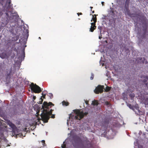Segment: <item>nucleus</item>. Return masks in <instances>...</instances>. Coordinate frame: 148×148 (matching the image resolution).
I'll list each match as a JSON object with an SVG mask.
<instances>
[{
	"label": "nucleus",
	"mask_w": 148,
	"mask_h": 148,
	"mask_svg": "<svg viewBox=\"0 0 148 148\" xmlns=\"http://www.w3.org/2000/svg\"><path fill=\"white\" fill-rule=\"evenodd\" d=\"M106 104L107 105H109L110 104V103L108 101H106L105 102Z\"/></svg>",
	"instance_id": "nucleus-26"
},
{
	"label": "nucleus",
	"mask_w": 148,
	"mask_h": 148,
	"mask_svg": "<svg viewBox=\"0 0 148 148\" xmlns=\"http://www.w3.org/2000/svg\"><path fill=\"white\" fill-rule=\"evenodd\" d=\"M8 124L12 129L13 132H14L15 131L17 130V128L12 122L9 121L8 122Z\"/></svg>",
	"instance_id": "nucleus-9"
},
{
	"label": "nucleus",
	"mask_w": 148,
	"mask_h": 148,
	"mask_svg": "<svg viewBox=\"0 0 148 148\" xmlns=\"http://www.w3.org/2000/svg\"><path fill=\"white\" fill-rule=\"evenodd\" d=\"M98 29H99V31H100V34H101V29H102V27H101V26H99L98 27Z\"/></svg>",
	"instance_id": "nucleus-19"
},
{
	"label": "nucleus",
	"mask_w": 148,
	"mask_h": 148,
	"mask_svg": "<svg viewBox=\"0 0 148 148\" xmlns=\"http://www.w3.org/2000/svg\"><path fill=\"white\" fill-rule=\"evenodd\" d=\"M94 77V75L93 74H92L91 76L90 77V79L92 80L93 79Z\"/></svg>",
	"instance_id": "nucleus-24"
},
{
	"label": "nucleus",
	"mask_w": 148,
	"mask_h": 148,
	"mask_svg": "<svg viewBox=\"0 0 148 148\" xmlns=\"http://www.w3.org/2000/svg\"><path fill=\"white\" fill-rule=\"evenodd\" d=\"M63 105H65L66 106H67L69 104V103L68 102H66L65 101H63L62 102Z\"/></svg>",
	"instance_id": "nucleus-18"
},
{
	"label": "nucleus",
	"mask_w": 148,
	"mask_h": 148,
	"mask_svg": "<svg viewBox=\"0 0 148 148\" xmlns=\"http://www.w3.org/2000/svg\"><path fill=\"white\" fill-rule=\"evenodd\" d=\"M7 1H8V3L9 5H10V4L11 2V0H7Z\"/></svg>",
	"instance_id": "nucleus-27"
},
{
	"label": "nucleus",
	"mask_w": 148,
	"mask_h": 148,
	"mask_svg": "<svg viewBox=\"0 0 148 148\" xmlns=\"http://www.w3.org/2000/svg\"><path fill=\"white\" fill-rule=\"evenodd\" d=\"M42 141H43V142H45V141L44 140H43Z\"/></svg>",
	"instance_id": "nucleus-41"
},
{
	"label": "nucleus",
	"mask_w": 148,
	"mask_h": 148,
	"mask_svg": "<svg viewBox=\"0 0 148 148\" xmlns=\"http://www.w3.org/2000/svg\"><path fill=\"white\" fill-rule=\"evenodd\" d=\"M42 97H42L44 99H45V96H46V94H44L43 93V92H42Z\"/></svg>",
	"instance_id": "nucleus-22"
},
{
	"label": "nucleus",
	"mask_w": 148,
	"mask_h": 148,
	"mask_svg": "<svg viewBox=\"0 0 148 148\" xmlns=\"http://www.w3.org/2000/svg\"><path fill=\"white\" fill-rule=\"evenodd\" d=\"M39 39H41V38H40V37H39Z\"/></svg>",
	"instance_id": "nucleus-40"
},
{
	"label": "nucleus",
	"mask_w": 148,
	"mask_h": 148,
	"mask_svg": "<svg viewBox=\"0 0 148 148\" xmlns=\"http://www.w3.org/2000/svg\"><path fill=\"white\" fill-rule=\"evenodd\" d=\"M127 106L129 107L130 108L133 110L135 112V113L136 114H137V115H140L142 114L143 113V112L142 111H140L139 110V108L138 107H136V110H134V108H135V107L133 106H132L130 104H128Z\"/></svg>",
	"instance_id": "nucleus-5"
},
{
	"label": "nucleus",
	"mask_w": 148,
	"mask_h": 148,
	"mask_svg": "<svg viewBox=\"0 0 148 148\" xmlns=\"http://www.w3.org/2000/svg\"><path fill=\"white\" fill-rule=\"evenodd\" d=\"M101 36H102L101 34H100V36L99 37V39H101V38H102Z\"/></svg>",
	"instance_id": "nucleus-31"
},
{
	"label": "nucleus",
	"mask_w": 148,
	"mask_h": 148,
	"mask_svg": "<svg viewBox=\"0 0 148 148\" xmlns=\"http://www.w3.org/2000/svg\"><path fill=\"white\" fill-rule=\"evenodd\" d=\"M54 105L52 102H49L48 103L45 101L42 106V108L43 109V112L40 115L41 119H38L39 120H42L44 123H47L49 119V116L52 115L51 118L53 119L55 118V115L52 114L53 110L51 109L49 111V108H51Z\"/></svg>",
	"instance_id": "nucleus-1"
},
{
	"label": "nucleus",
	"mask_w": 148,
	"mask_h": 148,
	"mask_svg": "<svg viewBox=\"0 0 148 148\" xmlns=\"http://www.w3.org/2000/svg\"><path fill=\"white\" fill-rule=\"evenodd\" d=\"M112 13H114V12L113 11H112Z\"/></svg>",
	"instance_id": "nucleus-43"
},
{
	"label": "nucleus",
	"mask_w": 148,
	"mask_h": 148,
	"mask_svg": "<svg viewBox=\"0 0 148 148\" xmlns=\"http://www.w3.org/2000/svg\"><path fill=\"white\" fill-rule=\"evenodd\" d=\"M36 97L35 96H34L33 97V99L34 100H35L36 99Z\"/></svg>",
	"instance_id": "nucleus-34"
},
{
	"label": "nucleus",
	"mask_w": 148,
	"mask_h": 148,
	"mask_svg": "<svg viewBox=\"0 0 148 148\" xmlns=\"http://www.w3.org/2000/svg\"><path fill=\"white\" fill-rule=\"evenodd\" d=\"M93 20L95 23H96L97 22V17L95 14H94V16H93L92 19L91 20V21Z\"/></svg>",
	"instance_id": "nucleus-13"
},
{
	"label": "nucleus",
	"mask_w": 148,
	"mask_h": 148,
	"mask_svg": "<svg viewBox=\"0 0 148 148\" xmlns=\"http://www.w3.org/2000/svg\"><path fill=\"white\" fill-rule=\"evenodd\" d=\"M139 148H143L142 147H141Z\"/></svg>",
	"instance_id": "nucleus-44"
},
{
	"label": "nucleus",
	"mask_w": 148,
	"mask_h": 148,
	"mask_svg": "<svg viewBox=\"0 0 148 148\" xmlns=\"http://www.w3.org/2000/svg\"><path fill=\"white\" fill-rule=\"evenodd\" d=\"M104 3L103 2H101V4H102V5L103 6L104 5Z\"/></svg>",
	"instance_id": "nucleus-33"
},
{
	"label": "nucleus",
	"mask_w": 148,
	"mask_h": 148,
	"mask_svg": "<svg viewBox=\"0 0 148 148\" xmlns=\"http://www.w3.org/2000/svg\"><path fill=\"white\" fill-rule=\"evenodd\" d=\"M143 31L144 32V33L141 35L140 36V38H141L142 39H144L145 38V34H146V32L147 30V29L145 28V29H143Z\"/></svg>",
	"instance_id": "nucleus-11"
},
{
	"label": "nucleus",
	"mask_w": 148,
	"mask_h": 148,
	"mask_svg": "<svg viewBox=\"0 0 148 148\" xmlns=\"http://www.w3.org/2000/svg\"><path fill=\"white\" fill-rule=\"evenodd\" d=\"M104 87V86H103L99 85L94 90L95 93L96 94H98L99 93H102L103 92Z\"/></svg>",
	"instance_id": "nucleus-6"
},
{
	"label": "nucleus",
	"mask_w": 148,
	"mask_h": 148,
	"mask_svg": "<svg viewBox=\"0 0 148 148\" xmlns=\"http://www.w3.org/2000/svg\"><path fill=\"white\" fill-rule=\"evenodd\" d=\"M31 90L35 93H38L42 91L41 88L36 84L33 83H31L30 86Z\"/></svg>",
	"instance_id": "nucleus-3"
},
{
	"label": "nucleus",
	"mask_w": 148,
	"mask_h": 148,
	"mask_svg": "<svg viewBox=\"0 0 148 148\" xmlns=\"http://www.w3.org/2000/svg\"><path fill=\"white\" fill-rule=\"evenodd\" d=\"M6 15V17L5 18H2V21L3 22L6 24L8 23L9 21L12 22L13 21H12V19L15 17L14 15L12 14L10 16H9L8 14L7 13H5Z\"/></svg>",
	"instance_id": "nucleus-4"
},
{
	"label": "nucleus",
	"mask_w": 148,
	"mask_h": 148,
	"mask_svg": "<svg viewBox=\"0 0 148 148\" xmlns=\"http://www.w3.org/2000/svg\"><path fill=\"white\" fill-rule=\"evenodd\" d=\"M77 14L78 15V16H79V15H82V13H77Z\"/></svg>",
	"instance_id": "nucleus-32"
},
{
	"label": "nucleus",
	"mask_w": 148,
	"mask_h": 148,
	"mask_svg": "<svg viewBox=\"0 0 148 148\" xmlns=\"http://www.w3.org/2000/svg\"><path fill=\"white\" fill-rule=\"evenodd\" d=\"M0 57L1 58L3 59L5 57V56H4L3 54H1L0 55Z\"/></svg>",
	"instance_id": "nucleus-21"
},
{
	"label": "nucleus",
	"mask_w": 148,
	"mask_h": 148,
	"mask_svg": "<svg viewBox=\"0 0 148 148\" xmlns=\"http://www.w3.org/2000/svg\"><path fill=\"white\" fill-rule=\"evenodd\" d=\"M92 13H94V11H93L92 12Z\"/></svg>",
	"instance_id": "nucleus-39"
},
{
	"label": "nucleus",
	"mask_w": 148,
	"mask_h": 148,
	"mask_svg": "<svg viewBox=\"0 0 148 148\" xmlns=\"http://www.w3.org/2000/svg\"><path fill=\"white\" fill-rule=\"evenodd\" d=\"M2 14V12H0V16H1Z\"/></svg>",
	"instance_id": "nucleus-36"
},
{
	"label": "nucleus",
	"mask_w": 148,
	"mask_h": 148,
	"mask_svg": "<svg viewBox=\"0 0 148 148\" xmlns=\"http://www.w3.org/2000/svg\"><path fill=\"white\" fill-rule=\"evenodd\" d=\"M111 87H110L108 86H106V89L105 90V91L106 92H108L111 89Z\"/></svg>",
	"instance_id": "nucleus-16"
},
{
	"label": "nucleus",
	"mask_w": 148,
	"mask_h": 148,
	"mask_svg": "<svg viewBox=\"0 0 148 148\" xmlns=\"http://www.w3.org/2000/svg\"><path fill=\"white\" fill-rule=\"evenodd\" d=\"M96 26H91L90 28V31L93 32L94 30L96 29Z\"/></svg>",
	"instance_id": "nucleus-14"
},
{
	"label": "nucleus",
	"mask_w": 148,
	"mask_h": 148,
	"mask_svg": "<svg viewBox=\"0 0 148 148\" xmlns=\"http://www.w3.org/2000/svg\"><path fill=\"white\" fill-rule=\"evenodd\" d=\"M129 96L132 99L135 97V95L134 93H132L129 95Z\"/></svg>",
	"instance_id": "nucleus-17"
},
{
	"label": "nucleus",
	"mask_w": 148,
	"mask_h": 148,
	"mask_svg": "<svg viewBox=\"0 0 148 148\" xmlns=\"http://www.w3.org/2000/svg\"><path fill=\"white\" fill-rule=\"evenodd\" d=\"M88 101H85V103L86 104H88Z\"/></svg>",
	"instance_id": "nucleus-35"
},
{
	"label": "nucleus",
	"mask_w": 148,
	"mask_h": 148,
	"mask_svg": "<svg viewBox=\"0 0 148 148\" xmlns=\"http://www.w3.org/2000/svg\"><path fill=\"white\" fill-rule=\"evenodd\" d=\"M146 103L148 104V98L146 100Z\"/></svg>",
	"instance_id": "nucleus-30"
},
{
	"label": "nucleus",
	"mask_w": 148,
	"mask_h": 148,
	"mask_svg": "<svg viewBox=\"0 0 148 148\" xmlns=\"http://www.w3.org/2000/svg\"><path fill=\"white\" fill-rule=\"evenodd\" d=\"M50 95H51V96H52L53 97V95L52 94H51Z\"/></svg>",
	"instance_id": "nucleus-37"
},
{
	"label": "nucleus",
	"mask_w": 148,
	"mask_h": 148,
	"mask_svg": "<svg viewBox=\"0 0 148 148\" xmlns=\"http://www.w3.org/2000/svg\"><path fill=\"white\" fill-rule=\"evenodd\" d=\"M64 143V142L63 143ZM66 145L65 144H63V145H62L61 147L62 148H66Z\"/></svg>",
	"instance_id": "nucleus-23"
},
{
	"label": "nucleus",
	"mask_w": 148,
	"mask_h": 148,
	"mask_svg": "<svg viewBox=\"0 0 148 148\" xmlns=\"http://www.w3.org/2000/svg\"><path fill=\"white\" fill-rule=\"evenodd\" d=\"M99 104L98 101L97 100H95L92 101V104L94 106H97Z\"/></svg>",
	"instance_id": "nucleus-12"
},
{
	"label": "nucleus",
	"mask_w": 148,
	"mask_h": 148,
	"mask_svg": "<svg viewBox=\"0 0 148 148\" xmlns=\"http://www.w3.org/2000/svg\"><path fill=\"white\" fill-rule=\"evenodd\" d=\"M29 36L28 32H27L26 36V38H25V36H23V37L21 36L20 39H19V41L21 43L25 44L26 42L27 39L28 38Z\"/></svg>",
	"instance_id": "nucleus-7"
},
{
	"label": "nucleus",
	"mask_w": 148,
	"mask_h": 148,
	"mask_svg": "<svg viewBox=\"0 0 148 148\" xmlns=\"http://www.w3.org/2000/svg\"><path fill=\"white\" fill-rule=\"evenodd\" d=\"M40 101H39V103H39V104H41L42 103V102L43 101V99L42 98V97H41L40 98Z\"/></svg>",
	"instance_id": "nucleus-20"
},
{
	"label": "nucleus",
	"mask_w": 148,
	"mask_h": 148,
	"mask_svg": "<svg viewBox=\"0 0 148 148\" xmlns=\"http://www.w3.org/2000/svg\"><path fill=\"white\" fill-rule=\"evenodd\" d=\"M106 42H107V40H106Z\"/></svg>",
	"instance_id": "nucleus-42"
},
{
	"label": "nucleus",
	"mask_w": 148,
	"mask_h": 148,
	"mask_svg": "<svg viewBox=\"0 0 148 148\" xmlns=\"http://www.w3.org/2000/svg\"><path fill=\"white\" fill-rule=\"evenodd\" d=\"M22 52L21 54L19 57L18 58L19 59H21V60H23L24 59V58L25 57L24 49L22 50Z\"/></svg>",
	"instance_id": "nucleus-10"
},
{
	"label": "nucleus",
	"mask_w": 148,
	"mask_h": 148,
	"mask_svg": "<svg viewBox=\"0 0 148 148\" xmlns=\"http://www.w3.org/2000/svg\"><path fill=\"white\" fill-rule=\"evenodd\" d=\"M143 59L145 61V62H143V63H144V62L145 63V64L146 63H147V61L146 60H145V58H143Z\"/></svg>",
	"instance_id": "nucleus-29"
},
{
	"label": "nucleus",
	"mask_w": 148,
	"mask_h": 148,
	"mask_svg": "<svg viewBox=\"0 0 148 148\" xmlns=\"http://www.w3.org/2000/svg\"><path fill=\"white\" fill-rule=\"evenodd\" d=\"M130 0H126L125 2V6L126 7V10H128V8H127V7H128L129 4V3Z\"/></svg>",
	"instance_id": "nucleus-15"
},
{
	"label": "nucleus",
	"mask_w": 148,
	"mask_h": 148,
	"mask_svg": "<svg viewBox=\"0 0 148 148\" xmlns=\"http://www.w3.org/2000/svg\"><path fill=\"white\" fill-rule=\"evenodd\" d=\"M73 111L75 115H74L71 114H70L69 116V119H74L80 120L83 118L84 116H86L88 114L87 112L84 113L82 111H81L80 110L78 109L74 110Z\"/></svg>",
	"instance_id": "nucleus-2"
},
{
	"label": "nucleus",
	"mask_w": 148,
	"mask_h": 148,
	"mask_svg": "<svg viewBox=\"0 0 148 148\" xmlns=\"http://www.w3.org/2000/svg\"><path fill=\"white\" fill-rule=\"evenodd\" d=\"M141 78L144 79H143L142 82H143V83H144L145 84V87L146 88V89L148 90V83L147 82V79L148 80V76H144L141 77Z\"/></svg>",
	"instance_id": "nucleus-8"
},
{
	"label": "nucleus",
	"mask_w": 148,
	"mask_h": 148,
	"mask_svg": "<svg viewBox=\"0 0 148 148\" xmlns=\"http://www.w3.org/2000/svg\"><path fill=\"white\" fill-rule=\"evenodd\" d=\"M19 38V36L17 35L16 36V40H18Z\"/></svg>",
	"instance_id": "nucleus-28"
},
{
	"label": "nucleus",
	"mask_w": 148,
	"mask_h": 148,
	"mask_svg": "<svg viewBox=\"0 0 148 148\" xmlns=\"http://www.w3.org/2000/svg\"><path fill=\"white\" fill-rule=\"evenodd\" d=\"M90 8H91V9H92L93 8V7H90ZM91 11H92V10H91Z\"/></svg>",
	"instance_id": "nucleus-38"
},
{
	"label": "nucleus",
	"mask_w": 148,
	"mask_h": 148,
	"mask_svg": "<svg viewBox=\"0 0 148 148\" xmlns=\"http://www.w3.org/2000/svg\"><path fill=\"white\" fill-rule=\"evenodd\" d=\"M95 23H95L94 22L93 23H91V26H95Z\"/></svg>",
	"instance_id": "nucleus-25"
}]
</instances>
